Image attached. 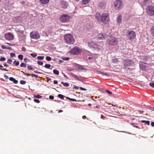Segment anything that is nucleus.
<instances>
[{"mask_svg":"<svg viewBox=\"0 0 154 154\" xmlns=\"http://www.w3.org/2000/svg\"><path fill=\"white\" fill-rule=\"evenodd\" d=\"M73 88L74 89L77 90L79 89V88L78 86H77L75 85H74L73 87Z\"/></svg>","mask_w":154,"mask_h":154,"instance_id":"de8ad7c7","label":"nucleus"},{"mask_svg":"<svg viewBox=\"0 0 154 154\" xmlns=\"http://www.w3.org/2000/svg\"><path fill=\"white\" fill-rule=\"evenodd\" d=\"M105 4V3L103 2H101L99 3L98 4V7L101 8H104Z\"/></svg>","mask_w":154,"mask_h":154,"instance_id":"f3484780","label":"nucleus"},{"mask_svg":"<svg viewBox=\"0 0 154 154\" xmlns=\"http://www.w3.org/2000/svg\"><path fill=\"white\" fill-rule=\"evenodd\" d=\"M20 66L22 67H26V65L24 63H22L20 64Z\"/></svg>","mask_w":154,"mask_h":154,"instance_id":"c85d7f7f","label":"nucleus"},{"mask_svg":"<svg viewBox=\"0 0 154 154\" xmlns=\"http://www.w3.org/2000/svg\"><path fill=\"white\" fill-rule=\"evenodd\" d=\"M95 16V18L97 21L100 22L101 21L102 15L101 16L99 13H96Z\"/></svg>","mask_w":154,"mask_h":154,"instance_id":"dca6fc26","label":"nucleus"},{"mask_svg":"<svg viewBox=\"0 0 154 154\" xmlns=\"http://www.w3.org/2000/svg\"><path fill=\"white\" fill-rule=\"evenodd\" d=\"M30 55L33 57H36L37 56V54L36 53H31L30 54Z\"/></svg>","mask_w":154,"mask_h":154,"instance_id":"58836bf2","label":"nucleus"},{"mask_svg":"<svg viewBox=\"0 0 154 154\" xmlns=\"http://www.w3.org/2000/svg\"><path fill=\"white\" fill-rule=\"evenodd\" d=\"M44 58V57L43 56H39V60H42Z\"/></svg>","mask_w":154,"mask_h":154,"instance_id":"09e8293b","label":"nucleus"},{"mask_svg":"<svg viewBox=\"0 0 154 154\" xmlns=\"http://www.w3.org/2000/svg\"><path fill=\"white\" fill-rule=\"evenodd\" d=\"M46 59L48 61H50L51 60V58L49 56H47Z\"/></svg>","mask_w":154,"mask_h":154,"instance_id":"4c0bfd02","label":"nucleus"},{"mask_svg":"<svg viewBox=\"0 0 154 154\" xmlns=\"http://www.w3.org/2000/svg\"><path fill=\"white\" fill-rule=\"evenodd\" d=\"M150 32L151 35L154 36V26H152L151 28Z\"/></svg>","mask_w":154,"mask_h":154,"instance_id":"412c9836","label":"nucleus"},{"mask_svg":"<svg viewBox=\"0 0 154 154\" xmlns=\"http://www.w3.org/2000/svg\"><path fill=\"white\" fill-rule=\"evenodd\" d=\"M64 39L65 42L68 44H73L75 42L73 36L70 34H67L65 35Z\"/></svg>","mask_w":154,"mask_h":154,"instance_id":"f03ea898","label":"nucleus"},{"mask_svg":"<svg viewBox=\"0 0 154 154\" xmlns=\"http://www.w3.org/2000/svg\"><path fill=\"white\" fill-rule=\"evenodd\" d=\"M79 66L78 67V68L79 69H80L81 70H83L85 72H86L87 71V69L86 68H84L81 65H79Z\"/></svg>","mask_w":154,"mask_h":154,"instance_id":"5701e85b","label":"nucleus"},{"mask_svg":"<svg viewBox=\"0 0 154 154\" xmlns=\"http://www.w3.org/2000/svg\"><path fill=\"white\" fill-rule=\"evenodd\" d=\"M68 5V3L66 1H63L60 2V6L61 8H66Z\"/></svg>","mask_w":154,"mask_h":154,"instance_id":"f8f14e48","label":"nucleus"},{"mask_svg":"<svg viewBox=\"0 0 154 154\" xmlns=\"http://www.w3.org/2000/svg\"><path fill=\"white\" fill-rule=\"evenodd\" d=\"M1 48L3 49H7V47H5V46H4V45H2L1 46Z\"/></svg>","mask_w":154,"mask_h":154,"instance_id":"052dcab7","label":"nucleus"},{"mask_svg":"<svg viewBox=\"0 0 154 154\" xmlns=\"http://www.w3.org/2000/svg\"><path fill=\"white\" fill-rule=\"evenodd\" d=\"M54 83L55 84H57L58 83V81L57 80H54Z\"/></svg>","mask_w":154,"mask_h":154,"instance_id":"0e129e2a","label":"nucleus"},{"mask_svg":"<svg viewBox=\"0 0 154 154\" xmlns=\"http://www.w3.org/2000/svg\"><path fill=\"white\" fill-rule=\"evenodd\" d=\"M118 62V61L117 59H113L112 60V62L113 63H116Z\"/></svg>","mask_w":154,"mask_h":154,"instance_id":"e433bc0d","label":"nucleus"},{"mask_svg":"<svg viewBox=\"0 0 154 154\" xmlns=\"http://www.w3.org/2000/svg\"><path fill=\"white\" fill-rule=\"evenodd\" d=\"M89 0H82V3L84 5H86L89 2Z\"/></svg>","mask_w":154,"mask_h":154,"instance_id":"b1692460","label":"nucleus"},{"mask_svg":"<svg viewBox=\"0 0 154 154\" xmlns=\"http://www.w3.org/2000/svg\"><path fill=\"white\" fill-rule=\"evenodd\" d=\"M12 60L11 59H9L7 61L8 63L10 64H11L12 63Z\"/></svg>","mask_w":154,"mask_h":154,"instance_id":"a19ab883","label":"nucleus"},{"mask_svg":"<svg viewBox=\"0 0 154 154\" xmlns=\"http://www.w3.org/2000/svg\"><path fill=\"white\" fill-rule=\"evenodd\" d=\"M9 80L11 81H13L14 83L15 84H17L18 83V81L13 77H10L9 78Z\"/></svg>","mask_w":154,"mask_h":154,"instance_id":"aec40b11","label":"nucleus"},{"mask_svg":"<svg viewBox=\"0 0 154 154\" xmlns=\"http://www.w3.org/2000/svg\"><path fill=\"white\" fill-rule=\"evenodd\" d=\"M13 64H15L16 66H18L19 65V62L18 61H17L16 60H15L13 62Z\"/></svg>","mask_w":154,"mask_h":154,"instance_id":"473e14b6","label":"nucleus"},{"mask_svg":"<svg viewBox=\"0 0 154 154\" xmlns=\"http://www.w3.org/2000/svg\"><path fill=\"white\" fill-rule=\"evenodd\" d=\"M29 60V59H27V58H24V61L25 62H27Z\"/></svg>","mask_w":154,"mask_h":154,"instance_id":"864d4df0","label":"nucleus"},{"mask_svg":"<svg viewBox=\"0 0 154 154\" xmlns=\"http://www.w3.org/2000/svg\"><path fill=\"white\" fill-rule=\"evenodd\" d=\"M151 3L150 0H144L143 2V5L146 6Z\"/></svg>","mask_w":154,"mask_h":154,"instance_id":"a211bd4d","label":"nucleus"},{"mask_svg":"<svg viewBox=\"0 0 154 154\" xmlns=\"http://www.w3.org/2000/svg\"><path fill=\"white\" fill-rule=\"evenodd\" d=\"M0 69L2 70H4L6 71H8V70L7 69H4L3 68V66L2 65H0Z\"/></svg>","mask_w":154,"mask_h":154,"instance_id":"cd10ccee","label":"nucleus"},{"mask_svg":"<svg viewBox=\"0 0 154 154\" xmlns=\"http://www.w3.org/2000/svg\"><path fill=\"white\" fill-rule=\"evenodd\" d=\"M49 98L51 100H53L54 99V97L52 95H50L49 97Z\"/></svg>","mask_w":154,"mask_h":154,"instance_id":"3c124183","label":"nucleus"},{"mask_svg":"<svg viewBox=\"0 0 154 154\" xmlns=\"http://www.w3.org/2000/svg\"><path fill=\"white\" fill-rule=\"evenodd\" d=\"M40 1L42 4H45L49 2V0H40Z\"/></svg>","mask_w":154,"mask_h":154,"instance_id":"4be33fe9","label":"nucleus"},{"mask_svg":"<svg viewBox=\"0 0 154 154\" xmlns=\"http://www.w3.org/2000/svg\"><path fill=\"white\" fill-rule=\"evenodd\" d=\"M70 75L73 77L75 78L77 80H79L81 82L83 81V80L81 76H78L76 75H75L72 73H70Z\"/></svg>","mask_w":154,"mask_h":154,"instance_id":"4468645a","label":"nucleus"},{"mask_svg":"<svg viewBox=\"0 0 154 154\" xmlns=\"http://www.w3.org/2000/svg\"><path fill=\"white\" fill-rule=\"evenodd\" d=\"M151 125L153 126V127H154V122H152L151 123Z\"/></svg>","mask_w":154,"mask_h":154,"instance_id":"774afa93","label":"nucleus"},{"mask_svg":"<svg viewBox=\"0 0 154 154\" xmlns=\"http://www.w3.org/2000/svg\"><path fill=\"white\" fill-rule=\"evenodd\" d=\"M6 44H8V45H10L11 46H12L14 45V44H12L11 43H6Z\"/></svg>","mask_w":154,"mask_h":154,"instance_id":"680f3d73","label":"nucleus"},{"mask_svg":"<svg viewBox=\"0 0 154 154\" xmlns=\"http://www.w3.org/2000/svg\"><path fill=\"white\" fill-rule=\"evenodd\" d=\"M6 60V59L5 57H0V60L1 61H5Z\"/></svg>","mask_w":154,"mask_h":154,"instance_id":"c9c22d12","label":"nucleus"},{"mask_svg":"<svg viewBox=\"0 0 154 154\" xmlns=\"http://www.w3.org/2000/svg\"><path fill=\"white\" fill-rule=\"evenodd\" d=\"M43 34H42L43 35L45 36H48V35L45 32H44L43 31H42Z\"/></svg>","mask_w":154,"mask_h":154,"instance_id":"79ce46f5","label":"nucleus"},{"mask_svg":"<svg viewBox=\"0 0 154 154\" xmlns=\"http://www.w3.org/2000/svg\"><path fill=\"white\" fill-rule=\"evenodd\" d=\"M43 62L41 61H39V65H42L43 64Z\"/></svg>","mask_w":154,"mask_h":154,"instance_id":"e2e57ef3","label":"nucleus"},{"mask_svg":"<svg viewBox=\"0 0 154 154\" xmlns=\"http://www.w3.org/2000/svg\"><path fill=\"white\" fill-rule=\"evenodd\" d=\"M20 83L22 85H24L26 83V82L25 81L21 80L20 82Z\"/></svg>","mask_w":154,"mask_h":154,"instance_id":"ea45409f","label":"nucleus"},{"mask_svg":"<svg viewBox=\"0 0 154 154\" xmlns=\"http://www.w3.org/2000/svg\"><path fill=\"white\" fill-rule=\"evenodd\" d=\"M100 74L103 75H105L107 76H109V75L106 72H101Z\"/></svg>","mask_w":154,"mask_h":154,"instance_id":"7c9ffc66","label":"nucleus"},{"mask_svg":"<svg viewBox=\"0 0 154 154\" xmlns=\"http://www.w3.org/2000/svg\"><path fill=\"white\" fill-rule=\"evenodd\" d=\"M132 63V60L130 59H128L125 61L124 63V65L125 67L129 66L131 65Z\"/></svg>","mask_w":154,"mask_h":154,"instance_id":"ddd939ff","label":"nucleus"},{"mask_svg":"<svg viewBox=\"0 0 154 154\" xmlns=\"http://www.w3.org/2000/svg\"><path fill=\"white\" fill-rule=\"evenodd\" d=\"M4 66L6 67H8L9 66L7 65L6 63L4 64Z\"/></svg>","mask_w":154,"mask_h":154,"instance_id":"338daca9","label":"nucleus"},{"mask_svg":"<svg viewBox=\"0 0 154 154\" xmlns=\"http://www.w3.org/2000/svg\"><path fill=\"white\" fill-rule=\"evenodd\" d=\"M58 97L61 98V99H63L64 98V96L61 94H59L58 95Z\"/></svg>","mask_w":154,"mask_h":154,"instance_id":"72a5a7b5","label":"nucleus"},{"mask_svg":"<svg viewBox=\"0 0 154 154\" xmlns=\"http://www.w3.org/2000/svg\"><path fill=\"white\" fill-rule=\"evenodd\" d=\"M44 67L47 69H49L51 67V65L49 64H46Z\"/></svg>","mask_w":154,"mask_h":154,"instance_id":"c756f323","label":"nucleus"},{"mask_svg":"<svg viewBox=\"0 0 154 154\" xmlns=\"http://www.w3.org/2000/svg\"><path fill=\"white\" fill-rule=\"evenodd\" d=\"M4 77L6 79H8V76L6 75H4Z\"/></svg>","mask_w":154,"mask_h":154,"instance_id":"6e6d98bb","label":"nucleus"},{"mask_svg":"<svg viewBox=\"0 0 154 154\" xmlns=\"http://www.w3.org/2000/svg\"><path fill=\"white\" fill-rule=\"evenodd\" d=\"M69 16L67 14H64L62 15L60 18V21L62 23H65L69 20Z\"/></svg>","mask_w":154,"mask_h":154,"instance_id":"6e6552de","label":"nucleus"},{"mask_svg":"<svg viewBox=\"0 0 154 154\" xmlns=\"http://www.w3.org/2000/svg\"><path fill=\"white\" fill-rule=\"evenodd\" d=\"M115 9L118 11L120 10L123 6V3L120 0H117L114 3Z\"/></svg>","mask_w":154,"mask_h":154,"instance_id":"7ed1b4c3","label":"nucleus"},{"mask_svg":"<svg viewBox=\"0 0 154 154\" xmlns=\"http://www.w3.org/2000/svg\"><path fill=\"white\" fill-rule=\"evenodd\" d=\"M62 59L63 60L68 61V60H69V57H66L63 58Z\"/></svg>","mask_w":154,"mask_h":154,"instance_id":"37998d69","label":"nucleus"},{"mask_svg":"<svg viewBox=\"0 0 154 154\" xmlns=\"http://www.w3.org/2000/svg\"><path fill=\"white\" fill-rule=\"evenodd\" d=\"M61 83L63 84L64 86L68 87L69 85V84L67 82L64 83L63 82H62Z\"/></svg>","mask_w":154,"mask_h":154,"instance_id":"393cba45","label":"nucleus"},{"mask_svg":"<svg viewBox=\"0 0 154 154\" xmlns=\"http://www.w3.org/2000/svg\"><path fill=\"white\" fill-rule=\"evenodd\" d=\"M118 42L117 38L114 35L110 36L107 41V44L111 46L116 45Z\"/></svg>","mask_w":154,"mask_h":154,"instance_id":"f257e3e1","label":"nucleus"},{"mask_svg":"<svg viewBox=\"0 0 154 154\" xmlns=\"http://www.w3.org/2000/svg\"><path fill=\"white\" fill-rule=\"evenodd\" d=\"M34 101L35 102L38 103V100L36 99H34Z\"/></svg>","mask_w":154,"mask_h":154,"instance_id":"13d9d810","label":"nucleus"},{"mask_svg":"<svg viewBox=\"0 0 154 154\" xmlns=\"http://www.w3.org/2000/svg\"><path fill=\"white\" fill-rule=\"evenodd\" d=\"M5 37L6 39L10 41L14 39V36L12 34L8 32L5 34Z\"/></svg>","mask_w":154,"mask_h":154,"instance_id":"9d476101","label":"nucleus"},{"mask_svg":"<svg viewBox=\"0 0 154 154\" xmlns=\"http://www.w3.org/2000/svg\"><path fill=\"white\" fill-rule=\"evenodd\" d=\"M18 58L21 60H22L23 59V56L22 55L20 54L18 56Z\"/></svg>","mask_w":154,"mask_h":154,"instance_id":"2f4dec72","label":"nucleus"},{"mask_svg":"<svg viewBox=\"0 0 154 154\" xmlns=\"http://www.w3.org/2000/svg\"><path fill=\"white\" fill-rule=\"evenodd\" d=\"M109 20V17L108 13H104L102 15L101 21L102 22L107 24L108 23Z\"/></svg>","mask_w":154,"mask_h":154,"instance_id":"39448f33","label":"nucleus"},{"mask_svg":"<svg viewBox=\"0 0 154 154\" xmlns=\"http://www.w3.org/2000/svg\"><path fill=\"white\" fill-rule=\"evenodd\" d=\"M66 98L67 99H68L71 101H76V100L75 99H74L70 98H69V97H66Z\"/></svg>","mask_w":154,"mask_h":154,"instance_id":"f704fd0d","label":"nucleus"},{"mask_svg":"<svg viewBox=\"0 0 154 154\" xmlns=\"http://www.w3.org/2000/svg\"><path fill=\"white\" fill-rule=\"evenodd\" d=\"M146 12L148 14L152 16L154 15V7L152 6H149L146 8Z\"/></svg>","mask_w":154,"mask_h":154,"instance_id":"0eeeda50","label":"nucleus"},{"mask_svg":"<svg viewBox=\"0 0 154 154\" xmlns=\"http://www.w3.org/2000/svg\"><path fill=\"white\" fill-rule=\"evenodd\" d=\"M80 89L82 90H84V91H85L86 90V89L84 88H83L82 87H80Z\"/></svg>","mask_w":154,"mask_h":154,"instance_id":"bf43d9fd","label":"nucleus"},{"mask_svg":"<svg viewBox=\"0 0 154 154\" xmlns=\"http://www.w3.org/2000/svg\"><path fill=\"white\" fill-rule=\"evenodd\" d=\"M149 85L152 88H154V83L153 82H150L149 83Z\"/></svg>","mask_w":154,"mask_h":154,"instance_id":"c03bdc74","label":"nucleus"},{"mask_svg":"<svg viewBox=\"0 0 154 154\" xmlns=\"http://www.w3.org/2000/svg\"><path fill=\"white\" fill-rule=\"evenodd\" d=\"M53 73L56 75H58L59 74V71L56 69H54L53 71Z\"/></svg>","mask_w":154,"mask_h":154,"instance_id":"a878e982","label":"nucleus"},{"mask_svg":"<svg viewBox=\"0 0 154 154\" xmlns=\"http://www.w3.org/2000/svg\"><path fill=\"white\" fill-rule=\"evenodd\" d=\"M22 50L23 51H26V49L24 47H22Z\"/></svg>","mask_w":154,"mask_h":154,"instance_id":"5fc2aeb1","label":"nucleus"},{"mask_svg":"<svg viewBox=\"0 0 154 154\" xmlns=\"http://www.w3.org/2000/svg\"><path fill=\"white\" fill-rule=\"evenodd\" d=\"M88 46L91 48H95L97 47V44L92 41L89 42L88 43Z\"/></svg>","mask_w":154,"mask_h":154,"instance_id":"2eb2a0df","label":"nucleus"},{"mask_svg":"<svg viewBox=\"0 0 154 154\" xmlns=\"http://www.w3.org/2000/svg\"><path fill=\"white\" fill-rule=\"evenodd\" d=\"M106 91L110 94H112V92L107 90H106Z\"/></svg>","mask_w":154,"mask_h":154,"instance_id":"8fccbe9b","label":"nucleus"},{"mask_svg":"<svg viewBox=\"0 0 154 154\" xmlns=\"http://www.w3.org/2000/svg\"><path fill=\"white\" fill-rule=\"evenodd\" d=\"M141 122L143 123H146L148 125H149L150 124V122L148 121L142 120Z\"/></svg>","mask_w":154,"mask_h":154,"instance_id":"bb28decb","label":"nucleus"},{"mask_svg":"<svg viewBox=\"0 0 154 154\" xmlns=\"http://www.w3.org/2000/svg\"><path fill=\"white\" fill-rule=\"evenodd\" d=\"M149 109L150 110L154 111V107H150L149 108Z\"/></svg>","mask_w":154,"mask_h":154,"instance_id":"69168bd1","label":"nucleus"},{"mask_svg":"<svg viewBox=\"0 0 154 154\" xmlns=\"http://www.w3.org/2000/svg\"><path fill=\"white\" fill-rule=\"evenodd\" d=\"M135 33L133 31H128L126 34V37L127 39L132 41L136 37Z\"/></svg>","mask_w":154,"mask_h":154,"instance_id":"20e7f679","label":"nucleus"},{"mask_svg":"<svg viewBox=\"0 0 154 154\" xmlns=\"http://www.w3.org/2000/svg\"><path fill=\"white\" fill-rule=\"evenodd\" d=\"M122 21V17L121 16L119 15L117 17V23L119 24Z\"/></svg>","mask_w":154,"mask_h":154,"instance_id":"6ab92c4d","label":"nucleus"},{"mask_svg":"<svg viewBox=\"0 0 154 154\" xmlns=\"http://www.w3.org/2000/svg\"><path fill=\"white\" fill-rule=\"evenodd\" d=\"M30 36L32 38L38 39V33L37 32H32L30 33Z\"/></svg>","mask_w":154,"mask_h":154,"instance_id":"9b49d317","label":"nucleus"},{"mask_svg":"<svg viewBox=\"0 0 154 154\" xmlns=\"http://www.w3.org/2000/svg\"><path fill=\"white\" fill-rule=\"evenodd\" d=\"M28 69L30 70H32L33 69V68L32 67L30 66H27Z\"/></svg>","mask_w":154,"mask_h":154,"instance_id":"49530a36","label":"nucleus"},{"mask_svg":"<svg viewBox=\"0 0 154 154\" xmlns=\"http://www.w3.org/2000/svg\"><path fill=\"white\" fill-rule=\"evenodd\" d=\"M143 66L142 65H140V67L141 68V69L142 70H145V67H142Z\"/></svg>","mask_w":154,"mask_h":154,"instance_id":"4d7b16f0","label":"nucleus"},{"mask_svg":"<svg viewBox=\"0 0 154 154\" xmlns=\"http://www.w3.org/2000/svg\"><path fill=\"white\" fill-rule=\"evenodd\" d=\"M31 76L32 77H35V78H38V76L37 75H36L35 74H31Z\"/></svg>","mask_w":154,"mask_h":154,"instance_id":"a18cd8bd","label":"nucleus"},{"mask_svg":"<svg viewBox=\"0 0 154 154\" xmlns=\"http://www.w3.org/2000/svg\"><path fill=\"white\" fill-rule=\"evenodd\" d=\"M71 54L73 55L79 54L81 52V50L77 47H75L70 51Z\"/></svg>","mask_w":154,"mask_h":154,"instance_id":"423d86ee","label":"nucleus"},{"mask_svg":"<svg viewBox=\"0 0 154 154\" xmlns=\"http://www.w3.org/2000/svg\"><path fill=\"white\" fill-rule=\"evenodd\" d=\"M107 37V35L104 33H101L98 34L97 35V38L99 40H103L105 39Z\"/></svg>","mask_w":154,"mask_h":154,"instance_id":"1a4fd4ad","label":"nucleus"},{"mask_svg":"<svg viewBox=\"0 0 154 154\" xmlns=\"http://www.w3.org/2000/svg\"><path fill=\"white\" fill-rule=\"evenodd\" d=\"M15 55V54L14 53H11L10 54V56L12 57H14Z\"/></svg>","mask_w":154,"mask_h":154,"instance_id":"603ef678","label":"nucleus"}]
</instances>
